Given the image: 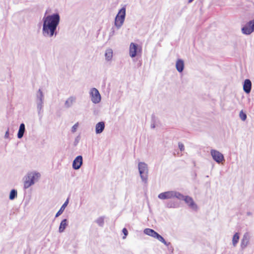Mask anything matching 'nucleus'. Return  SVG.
Here are the masks:
<instances>
[{"label":"nucleus","mask_w":254,"mask_h":254,"mask_svg":"<svg viewBox=\"0 0 254 254\" xmlns=\"http://www.w3.org/2000/svg\"><path fill=\"white\" fill-rule=\"evenodd\" d=\"M60 21L58 14H54L44 18L43 34L52 37Z\"/></svg>","instance_id":"1"},{"label":"nucleus","mask_w":254,"mask_h":254,"mask_svg":"<svg viewBox=\"0 0 254 254\" xmlns=\"http://www.w3.org/2000/svg\"><path fill=\"white\" fill-rule=\"evenodd\" d=\"M41 178V174L36 171L28 172L23 177V188L27 189L38 182Z\"/></svg>","instance_id":"2"},{"label":"nucleus","mask_w":254,"mask_h":254,"mask_svg":"<svg viewBox=\"0 0 254 254\" xmlns=\"http://www.w3.org/2000/svg\"><path fill=\"white\" fill-rule=\"evenodd\" d=\"M138 168L141 179L144 184L147 183L148 169L147 165L144 162H139Z\"/></svg>","instance_id":"3"},{"label":"nucleus","mask_w":254,"mask_h":254,"mask_svg":"<svg viewBox=\"0 0 254 254\" xmlns=\"http://www.w3.org/2000/svg\"><path fill=\"white\" fill-rule=\"evenodd\" d=\"M181 196V193L175 190L165 191L160 193L158 195V197L161 200L169 199L174 198H176L179 199Z\"/></svg>","instance_id":"4"},{"label":"nucleus","mask_w":254,"mask_h":254,"mask_svg":"<svg viewBox=\"0 0 254 254\" xmlns=\"http://www.w3.org/2000/svg\"><path fill=\"white\" fill-rule=\"evenodd\" d=\"M181 197L179 198V200H184L185 203L192 210L196 211L198 209L197 204L195 203L192 198L190 196H185L181 193Z\"/></svg>","instance_id":"5"},{"label":"nucleus","mask_w":254,"mask_h":254,"mask_svg":"<svg viewBox=\"0 0 254 254\" xmlns=\"http://www.w3.org/2000/svg\"><path fill=\"white\" fill-rule=\"evenodd\" d=\"M126 15V8H122L116 16L115 20V24L117 27H120L123 24Z\"/></svg>","instance_id":"6"},{"label":"nucleus","mask_w":254,"mask_h":254,"mask_svg":"<svg viewBox=\"0 0 254 254\" xmlns=\"http://www.w3.org/2000/svg\"><path fill=\"white\" fill-rule=\"evenodd\" d=\"M90 94L91 98V101L94 103H98L101 101V96L98 90L93 88L91 89Z\"/></svg>","instance_id":"7"},{"label":"nucleus","mask_w":254,"mask_h":254,"mask_svg":"<svg viewBox=\"0 0 254 254\" xmlns=\"http://www.w3.org/2000/svg\"><path fill=\"white\" fill-rule=\"evenodd\" d=\"M141 47L137 45L131 43L129 46V55L131 57H135L138 53H141Z\"/></svg>","instance_id":"8"},{"label":"nucleus","mask_w":254,"mask_h":254,"mask_svg":"<svg viewBox=\"0 0 254 254\" xmlns=\"http://www.w3.org/2000/svg\"><path fill=\"white\" fill-rule=\"evenodd\" d=\"M252 21H250L242 29V32L245 34H250L254 31V27L252 25Z\"/></svg>","instance_id":"9"},{"label":"nucleus","mask_w":254,"mask_h":254,"mask_svg":"<svg viewBox=\"0 0 254 254\" xmlns=\"http://www.w3.org/2000/svg\"><path fill=\"white\" fill-rule=\"evenodd\" d=\"M252 88V83L250 79H246L243 85V89L247 93H249Z\"/></svg>","instance_id":"10"},{"label":"nucleus","mask_w":254,"mask_h":254,"mask_svg":"<svg viewBox=\"0 0 254 254\" xmlns=\"http://www.w3.org/2000/svg\"><path fill=\"white\" fill-rule=\"evenodd\" d=\"M67 225H68L67 220L66 219H63L60 223L59 228V232L60 233H63L64 231V230H65V228L66 227V226H67Z\"/></svg>","instance_id":"11"},{"label":"nucleus","mask_w":254,"mask_h":254,"mask_svg":"<svg viewBox=\"0 0 254 254\" xmlns=\"http://www.w3.org/2000/svg\"><path fill=\"white\" fill-rule=\"evenodd\" d=\"M211 154L213 159H224L223 154L217 150H212Z\"/></svg>","instance_id":"12"},{"label":"nucleus","mask_w":254,"mask_h":254,"mask_svg":"<svg viewBox=\"0 0 254 254\" xmlns=\"http://www.w3.org/2000/svg\"><path fill=\"white\" fill-rule=\"evenodd\" d=\"M143 232L145 234L154 238H155L157 234H158L154 230L149 228L145 229Z\"/></svg>","instance_id":"13"},{"label":"nucleus","mask_w":254,"mask_h":254,"mask_svg":"<svg viewBox=\"0 0 254 254\" xmlns=\"http://www.w3.org/2000/svg\"><path fill=\"white\" fill-rule=\"evenodd\" d=\"M176 67L179 72H182L184 68V63L183 61L180 59L177 60L176 64Z\"/></svg>","instance_id":"14"},{"label":"nucleus","mask_w":254,"mask_h":254,"mask_svg":"<svg viewBox=\"0 0 254 254\" xmlns=\"http://www.w3.org/2000/svg\"><path fill=\"white\" fill-rule=\"evenodd\" d=\"M105 127L104 123L103 122H101L97 124L96 125V132L97 133H101L104 130Z\"/></svg>","instance_id":"15"},{"label":"nucleus","mask_w":254,"mask_h":254,"mask_svg":"<svg viewBox=\"0 0 254 254\" xmlns=\"http://www.w3.org/2000/svg\"><path fill=\"white\" fill-rule=\"evenodd\" d=\"M68 203V199H67L66 200V201L64 202V203L62 205V206H61L60 210L56 213V216H55L56 217H58V216H59L63 213L64 210L65 209V207L67 206Z\"/></svg>","instance_id":"16"},{"label":"nucleus","mask_w":254,"mask_h":254,"mask_svg":"<svg viewBox=\"0 0 254 254\" xmlns=\"http://www.w3.org/2000/svg\"><path fill=\"white\" fill-rule=\"evenodd\" d=\"M83 160H73L72 167L75 170L79 169L82 164Z\"/></svg>","instance_id":"17"},{"label":"nucleus","mask_w":254,"mask_h":254,"mask_svg":"<svg viewBox=\"0 0 254 254\" xmlns=\"http://www.w3.org/2000/svg\"><path fill=\"white\" fill-rule=\"evenodd\" d=\"M25 131V125L24 124H21L20 125L19 129L17 134V136L19 138H21L23 136Z\"/></svg>","instance_id":"18"},{"label":"nucleus","mask_w":254,"mask_h":254,"mask_svg":"<svg viewBox=\"0 0 254 254\" xmlns=\"http://www.w3.org/2000/svg\"><path fill=\"white\" fill-rule=\"evenodd\" d=\"M239 240V233H235L232 239V244L234 247H236L237 245L238 242Z\"/></svg>","instance_id":"19"},{"label":"nucleus","mask_w":254,"mask_h":254,"mask_svg":"<svg viewBox=\"0 0 254 254\" xmlns=\"http://www.w3.org/2000/svg\"><path fill=\"white\" fill-rule=\"evenodd\" d=\"M17 191L16 190L13 189L11 190L9 196V199L10 200H13L16 197H17Z\"/></svg>","instance_id":"20"},{"label":"nucleus","mask_w":254,"mask_h":254,"mask_svg":"<svg viewBox=\"0 0 254 254\" xmlns=\"http://www.w3.org/2000/svg\"><path fill=\"white\" fill-rule=\"evenodd\" d=\"M155 238L156 239H157L158 241H159L160 242H161L162 243H163L166 246H169L170 244V243L167 242L165 240V239L160 235H159L158 233L157 234Z\"/></svg>","instance_id":"21"},{"label":"nucleus","mask_w":254,"mask_h":254,"mask_svg":"<svg viewBox=\"0 0 254 254\" xmlns=\"http://www.w3.org/2000/svg\"><path fill=\"white\" fill-rule=\"evenodd\" d=\"M113 56V52L112 50L108 49L106 51L105 53V57L107 60H110Z\"/></svg>","instance_id":"22"},{"label":"nucleus","mask_w":254,"mask_h":254,"mask_svg":"<svg viewBox=\"0 0 254 254\" xmlns=\"http://www.w3.org/2000/svg\"><path fill=\"white\" fill-rule=\"evenodd\" d=\"M249 242V240L246 237H244L241 241V247L244 249L246 247Z\"/></svg>","instance_id":"23"},{"label":"nucleus","mask_w":254,"mask_h":254,"mask_svg":"<svg viewBox=\"0 0 254 254\" xmlns=\"http://www.w3.org/2000/svg\"><path fill=\"white\" fill-rule=\"evenodd\" d=\"M239 116L241 120L243 121H245L247 119V115L242 110L240 111Z\"/></svg>","instance_id":"24"},{"label":"nucleus","mask_w":254,"mask_h":254,"mask_svg":"<svg viewBox=\"0 0 254 254\" xmlns=\"http://www.w3.org/2000/svg\"><path fill=\"white\" fill-rule=\"evenodd\" d=\"M96 223L100 226H103L104 224V219L102 217H100L96 220Z\"/></svg>","instance_id":"25"},{"label":"nucleus","mask_w":254,"mask_h":254,"mask_svg":"<svg viewBox=\"0 0 254 254\" xmlns=\"http://www.w3.org/2000/svg\"><path fill=\"white\" fill-rule=\"evenodd\" d=\"M122 232L124 235V237H123V239H125L126 238V237L127 236V235H128V231H127V230L124 228L123 230H122Z\"/></svg>","instance_id":"26"},{"label":"nucleus","mask_w":254,"mask_h":254,"mask_svg":"<svg viewBox=\"0 0 254 254\" xmlns=\"http://www.w3.org/2000/svg\"><path fill=\"white\" fill-rule=\"evenodd\" d=\"M78 127V123L75 124V125L72 127V129H71V130H72V131L73 132H74L76 131V129H77V128Z\"/></svg>","instance_id":"27"},{"label":"nucleus","mask_w":254,"mask_h":254,"mask_svg":"<svg viewBox=\"0 0 254 254\" xmlns=\"http://www.w3.org/2000/svg\"><path fill=\"white\" fill-rule=\"evenodd\" d=\"M167 207L169 208H175L176 206L175 203L169 202L167 204Z\"/></svg>","instance_id":"28"},{"label":"nucleus","mask_w":254,"mask_h":254,"mask_svg":"<svg viewBox=\"0 0 254 254\" xmlns=\"http://www.w3.org/2000/svg\"><path fill=\"white\" fill-rule=\"evenodd\" d=\"M179 147L181 151H183L184 150V146L183 144L182 143H180V142L179 143Z\"/></svg>","instance_id":"29"},{"label":"nucleus","mask_w":254,"mask_h":254,"mask_svg":"<svg viewBox=\"0 0 254 254\" xmlns=\"http://www.w3.org/2000/svg\"><path fill=\"white\" fill-rule=\"evenodd\" d=\"M216 162L219 164H223L225 160H215Z\"/></svg>","instance_id":"30"},{"label":"nucleus","mask_w":254,"mask_h":254,"mask_svg":"<svg viewBox=\"0 0 254 254\" xmlns=\"http://www.w3.org/2000/svg\"><path fill=\"white\" fill-rule=\"evenodd\" d=\"M75 159H82V157L80 155L77 156Z\"/></svg>","instance_id":"31"},{"label":"nucleus","mask_w":254,"mask_h":254,"mask_svg":"<svg viewBox=\"0 0 254 254\" xmlns=\"http://www.w3.org/2000/svg\"><path fill=\"white\" fill-rule=\"evenodd\" d=\"M70 100L71 101H72V99H69V100Z\"/></svg>","instance_id":"32"}]
</instances>
